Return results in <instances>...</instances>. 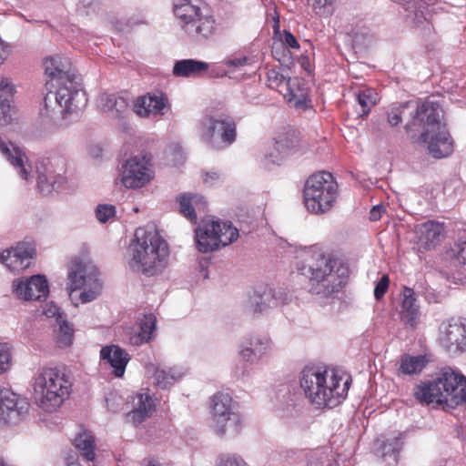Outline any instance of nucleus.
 <instances>
[{
    "mask_svg": "<svg viewBox=\"0 0 466 466\" xmlns=\"http://www.w3.org/2000/svg\"><path fill=\"white\" fill-rule=\"evenodd\" d=\"M198 133L199 138L209 147L222 149L235 142L236 123L230 117L206 116L199 121Z\"/></svg>",
    "mask_w": 466,
    "mask_h": 466,
    "instance_id": "ddd939ff",
    "label": "nucleus"
},
{
    "mask_svg": "<svg viewBox=\"0 0 466 466\" xmlns=\"http://www.w3.org/2000/svg\"><path fill=\"white\" fill-rule=\"evenodd\" d=\"M0 88L6 93L11 94L13 92V86L7 79H3L0 83Z\"/></svg>",
    "mask_w": 466,
    "mask_h": 466,
    "instance_id": "bf43d9fd",
    "label": "nucleus"
},
{
    "mask_svg": "<svg viewBox=\"0 0 466 466\" xmlns=\"http://www.w3.org/2000/svg\"><path fill=\"white\" fill-rule=\"evenodd\" d=\"M11 105L8 97L0 96V125H7L11 122Z\"/></svg>",
    "mask_w": 466,
    "mask_h": 466,
    "instance_id": "09e8293b",
    "label": "nucleus"
},
{
    "mask_svg": "<svg viewBox=\"0 0 466 466\" xmlns=\"http://www.w3.org/2000/svg\"><path fill=\"white\" fill-rule=\"evenodd\" d=\"M43 314L47 318H56V322L57 323V319H63L62 315L60 314V309L57 305L53 302L46 303L43 309Z\"/></svg>",
    "mask_w": 466,
    "mask_h": 466,
    "instance_id": "3c124183",
    "label": "nucleus"
},
{
    "mask_svg": "<svg viewBox=\"0 0 466 466\" xmlns=\"http://www.w3.org/2000/svg\"><path fill=\"white\" fill-rule=\"evenodd\" d=\"M251 63V59L247 56L232 55L222 61V65L228 70H221V74L212 73L213 76H228L241 70L244 66Z\"/></svg>",
    "mask_w": 466,
    "mask_h": 466,
    "instance_id": "58836bf2",
    "label": "nucleus"
},
{
    "mask_svg": "<svg viewBox=\"0 0 466 466\" xmlns=\"http://www.w3.org/2000/svg\"><path fill=\"white\" fill-rule=\"evenodd\" d=\"M209 69H210V71H209V75H210L211 76H214L212 75V73H213V72H214L215 74H221V70H228V69H227V67H226L225 66H223V65H222V63L220 64V66H216V65H214V66H212V67H211V68L209 67ZM217 76L218 77L219 76Z\"/></svg>",
    "mask_w": 466,
    "mask_h": 466,
    "instance_id": "052dcab7",
    "label": "nucleus"
},
{
    "mask_svg": "<svg viewBox=\"0 0 466 466\" xmlns=\"http://www.w3.org/2000/svg\"><path fill=\"white\" fill-rule=\"evenodd\" d=\"M74 446L79 452V455L87 462H92L93 466L96 464V441L93 434L86 431H80L74 439Z\"/></svg>",
    "mask_w": 466,
    "mask_h": 466,
    "instance_id": "f704fd0d",
    "label": "nucleus"
},
{
    "mask_svg": "<svg viewBox=\"0 0 466 466\" xmlns=\"http://www.w3.org/2000/svg\"><path fill=\"white\" fill-rule=\"evenodd\" d=\"M147 375L154 379V383L161 389H167L178 381L185 374L181 367L160 368L154 364L146 367Z\"/></svg>",
    "mask_w": 466,
    "mask_h": 466,
    "instance_id": "a878e982",
    "label": "nucleus"
},
{
    "mask_svg": "<svg viewBox=\"0 0 466 466\" xmlns=\"http://www.w3.org/2000/svg\"><path fill=\"white\" fill-rule=\"evenodd\" d=\"M167 156L172 155L173 157L170 159V162L173 166L179 165L184 160L183 151L180 147L174 146L171 147L168 151H167Z\"/></svg>",
    "mask_w": 466,
    "mask_h": 466,
    "instance_id": "603ef678",
    "label": "nucleus"
},
{
    "mask_svg": "<svg viewBox=\"0 0 466 466\" xmlns=\"http://www.w3.org/2000/svg\"><path fill=\"white\" fill-rule=\"evenodd\" d=\"M69 297L75 306L96 299L102 293L103 282L97 268L80 259L71 262L67 273Z\"/></svg>",
    "mask_w": 466,
    "mask_h": 466,
    "instance_id": "6e6552de",
    "label": "nucleus"
},
{
    "mask_svg": "<svg viewBox=\"0 0 466 466\" xmlns=\"http://www.w3.org/2000/svg\"><path fill=\"white\" fill-rule=\"evenodd\" d=\"M238 238V230L229 222L204 219L195 230L197 248L203 253L225 247Z\"/></svg>",
    "mask_w": 466,
    "mask_h": 466,
    "instance_id": "f8f14e48",
    "label": "nucleus"
},
{
    "mask_svg": "<svg viewBox=\"0 0 466 466\" xmlns=\"http://www.w3.org/2000/svg\"><path fill=\"white\" fill-rule=\"evenodd\" d=\"M287 300L288 295L282 289L261 287L249 295L247 307L253 313H264L285 304Z\"/></svg>",
    "mask_w": 466,
    "mask_h": 466,
    "instance_id": "f3484780",
    "label": "nucleus"
},
{
    "mask_svg": "<svg viewBox=\"0 0 466 466\" xmlns=\"http://www.w3.org/2000/svg\"><path fill=\"white\" fill-rule=\"evenodd\" d=\"M440 344L452 355L466 351V319H450L440 327Z\"/></svg>",
    "mask_w": 466,
    "mask_h": 466,
    "instance_id": "2eb2a0df",
    "label": "nucleus"
},
{
    "mask_svg": "<svg viewBox=\"0 0 466 466\" xmlns=\"http://www.w3.org/2000/svg\"><path fill=\"white\" fill-rule=\"evenodd\" d=\"M46 74L48 76L46 86L59 84L66 79L76 77L71 70L69 58L62 56H54L44 61Z\"/></svg>",
    "mask_w": 466,
    "mask_h": 466,
    "instance_id": "393cba45",
    "label": "nucleus"
},
{
    "mask_svg": "<svg viewBox=\"0 0 466 466\" xmlns=\"http://www.w3.org/2000/svg\"><path fill=\"white\" fill-rule=\"evenodd\" d=\"M451 251L456 265L466 270V239L456 243Z\"/></svg>",
    "mask_w": 466,
    "mask_h": 466,
    "instance_id": "c03bdc74",
    "label": "nucleus"
},
{
    "mask_svg": "<svg viewBox=\"0 0 466 466\" xmlns=\"http://www.w3.org/2000/svg\"><path fill=\"white\" fill-rule=\"evenodd\" d=\"M0 153L15 168L19 177L29 180L33 168L24 151L10 141L0 137Z\"/></svg>",
    "mask_w": 466,
    "mask_h": 466,
    "instance_id": "4be33fe9",
    "label": "nucleus"
},
{
    "mask_svg": "<svg viewBox=\"0 0 466 466\" xmlns=\"http://www.w3.org/2000/svg\"><path fill=\"white\" fill-rule=\"evenodd\" d=\"M337 183L329 172L310 176L304 187V204L314 214L324 213L331 208L337 198Z\"/></svg>",
    "mask_w": 466,
    "mask_h": 466,
    "instance_id": "9d476101",
    "label": "nucleus"
},
{
    "mask_svg": "<svg viewBox=\"0 0 466 466\" xmlns=\"http://www.w3.org/2000/svg\"><path fill=\"white\" fill-rule=\"evenodd\" d=\"M180 213L191 222L197 221V212H204L206 201L198 194H183L177 198Z\"/></svg>",
    "mask_w": 466,
    "mask_h": 466,
    "instance_id": "72a5a7b5",
    "label": "nucleus"
},
{
    "mask_svg": "<svg viewBox=\"0 0 466 466\" xmlns=\"http://www.w3.org/2000/svg\"><path fill=\"white\" fill-rule=\"evenodd\" d=\"M221 180V175L217 171L207 172L204 176V182L208 186H215Z\"/></svg>",
    "mask_w": 466,
    "mask_h": 466,
    "instance_id": "5fc2aeb1",
    "label": "nucleus"
},
{
    "mask_svg": "<svg viewBox=\"0 0 466 466\" xmlns=\"http://www.w3.org/2000/svg\"><path fill=\"white\" fill-rule=\"evenodd\" d=\"M33 253L31 244L18 243L15 248L3 251L0 261L13 271H21L29 267Z\"/></svg>",
    "mask_w": 466,
    "mask_h": 466,
    "instance_id": "5701e85b",
    "label": "nucleus"
},
{
    "mask_svg": "<svg viewBox=\"0 0 466 466\" xmlns=\"http://www.w3.org/2000/svg\"><path fill=\"white\" fill-rule=\"evenodd\" d=\"M300 387L318 408H333L347 397L350 380L334 369L306 368L301 371Z\"/></svg>",
    "mask_w": 466,
    "mask_h": 466,
    "instance_id": "7ed1b4c3",
    "label": "nucleus"
},
{
    "mask_svg": "<svg viewBox=\"0 0 466 466\" xmlns=\"http://www.w3.org/2000/svg\"><path fill=\"white\" fill-rule=\"evenodd\" d=\"M268 85L270 88L278 89L279 93H283L284 96L289 102H294L298 107L302 105L306 97L304 90L299 88V79L287 78L274 69L268 73Z\"/></svg>",
    "mask_w": 466,
    "mask_h": 466,
    "instance_id": "6ab92c4d",
    "label": "nucleus"
},
{
    "mask_svg": "<svg viewBox=\"0 0 466 466\" xmlns=\"http://www.w3.org/2000/svg\"><path fill=\"white\" fill-rule=\"evenodd\" d=\"M145 466H162V465L157 461H149Z\"/></svg>",
    "mask_w": 466,
    "mask_h": 466,
    "instance_id": "e2e57ef3",
    "label": "nucleus"
},
{
    "mask_svg": "<svg viewBox=\"0 0 466 466\" xmlns=\"http://www.w3.org/2000/svg\"><path fill=\"white\" fill-rule=\"evenodd\" d=\"M384 211V207L382 205L374 206L370 212V219L372 221H377L381 218V214Z\"/></svg>",
    "mask_w": 466,
    "mask_h": 466,
    "instance_id": "4d7b16f0",
    "label": "nucleus"
},
{
    "mask_svg": "<svg viewBox=\"0 0 466 466\" xmlns=\"http://www.w3.org/2000/svg\"><path fill=\"white\" fill-rule=\"evenodd\" d=\"M283 43L292 49L298 50L300 47L297 38L287 30L283 33Z\"/></svg>",
    "mask_w": 466,
    "mask_h": 466,
    "instance_id": "864d4df0",
    "label": "nucleus"
},
{
    "mask_svg": "<svg viewBox=\"0 0 466 466\" xmlns=\"http://www.w3.org/2000/svg\"><path fill=\"white\" fill-rule=\"evenodd\" d=\"M210 65L207 62L197 59H181L174 63L172 74L176 77L198 78L203 76L208 70Z\"/></svg>",
    "mask_w": 466,
    "mask_h": 466,
    "instance_id": "c85d7f7f",
    "label": "nucleus"
},
{
    "mask_svg": "<svg viewBox=\"0 0 466 466\" xmlns=\"http://www.w3.org/2000/svg\"><path fill=\"white\" fill-rule=\"evenodd\" d=\"M413 107L412 102H406L404 104L400 105L399 106L391 108L388 112V122L391 127H395L399 125L402 118L401 114L403 113L405 108Z\"/></svg>",
    "mask_w": 466,
    "mask_h": 466,
    "instance_id": "de8ad7c7",
    "label": "nucleus"
},
{
    "mask_svg": "<svg viewBox=\"0 0 466 466\" xmlns=\"http://www.w3.org/2000/svg\"><path fill=\"white\" fill-rule=\"evenodd\" d=\"M413 394L421 403L444 404L453 409L466 403V377L457 370L445 367L434 380L415 386Z\"/></svg>",
    "mask_w": 466,
    "mask_h": 466,
    "instance_id": "39448f33",
    "label": "nucleus"
},
{
    "mask_svg": "<svg viewBox=\"0 0 466 466\" xmlns=\"http://www.w3.org/2000/svg\"><path fill=\"white\" fill-rule=\"evenodd\" d=\"M46 88L48 92L44 102L47 109L53 108L55 104L62 114H71L83 109L87 103L86 92L77 77L46 86Z\"/></svg>",
    "mask_w": 466,
    "mask_h": 466,
    "instance_id": "9b49d317",
    "label": "nucleus"
},
{
    "mask_svg": "<svg viewBox=\"0 0 466 466\" xmlns=\"http://www.w3.org/2000/svg\"><path fill=\"white\" fill-rule=\"evenodd\" d=\"M313 10L320 15H331L335 0H308Z\"/></svg>",
    "mask_w": 466,
    "mask_h": 466,
    "instance_id": "37998d69",
    "label": "nucleus"
},
{
    "mask_svg": "<svg viewBox=\"0 0 466 466\" xmlns=\"http://www.w3.org/2000/svg\"><path fill=\"white\" fill-rule=\"evenodd\" d=\"M100 358L113 369L116 377L121 378L130 360L128 353L117 345H107L101 349Z\"/></svg>",
    "mask_w": 466,
    "mask_h": 466,
    "instance_id": "cd10ccee",
    "label": "nucleus"
},
{
    "mask_svg": "<svg viewBox=\"0 0 466 466\" xmlns=\"http://www.w3.org/2000/svg\"><path fill=\"white\" fill-rule=\"evenodd\" d=\"M27 401L8 389L0 387V421H16L28 411Z\"/></svg>",
    "mask_w": 466,
    "mask_h": 466,
    "instance_id": "aec40b11",
    "label": "nucleus"
},
{
    "mask_svg": "<svg viewBox=\"0 0 466 466\" xmlns=\"http://www.w3.org/2000/svg\"><path fill=\"white\" fill-rule=\"evenodd\" d=\"M72 382L57 367H42L32 380L35 405L46 412H54L69 398Z\"/></svg>",
    "mask_w": 466,
    "mask_h": 466,
    "instance_id": "423d86ee",
    "label": "nucleus"
},
{
    "mask_svg": "<svg viewBox=\"0 0 466 466\" xmlns=\"http://www.w3.org/2000/svg\"><path fill=\"white\" fill-rule=\"evenodd\" d=\"M155 177L151 159L147 155L128 157L121 166L120 179L127 189H139L147 187Z\"/></svg>",
    "mask_w": 466,
    "mask_h": 466,
    "instance_id": "4468645a",
    "label": "nucleus"
},
{
    "mask_svg": "<svg viewBox=\"0 0 466 466\" xmlns=\"http://www.w3.org/2000/svg\"><path fill=\"white\" fill-rule=\"evenodd\" d=\"M390 279L388 275H383L374 289V296L376 299H381L388 290Z\"/></svg>",
    "mask_w": 466,
    "mask_h": 466,
    "instance_id": "8fccbe9b",
    "label": "nucleus"
},
{
    "mask_svg": "<svg viewBox=\"0 0 466 466\" xmlns=\"http://www.w3.org/2000/svg\"><path fill=\"white\" fill-rule=\"evenodd\" d=\"M212 428L220 437L238 435L243 427L238 405L228 392L218 391L210 398Z\"/></svg>",
    "mask_w": 466,
    "mask_h": 466,
    "instance_id": "1a4fd4ad",
    "label": "nucleus"
},
{
    "mask_svg": "<svg viewBox=\"0 0 466 466\" xmlns=\"http://www.w3.org/2000/svg\"><path fill=\"white\" fill-rule=\"evenodd\" d=\"M12 364L11 347L6 343H0V375L6 372Z\"/></svg>",
    "mask_w": 466,
    "mask_h": 466,
    "instance_id": "49530a36",
    "label": "nucleus"
},
{
    "mask_svg": "<svg viewBox=\"0 0 466 466\" xmlns=\"http://www.w3.org/2000/svg\"><path fill=\"white\" fill-rule=\"evenodd\" d=\"M0 466H5V463L2 459H0Z\"/></svg>",
    "mask_w": 466,
    "mask_h": 466,
    "instance_id": "338daca9",
    "label": "nucleus"
},
{
    "mask_svg": "<svg viewBox=\"0 0 466 466\" xmlns=\"http://www.w3.org/2000/svg\"><path fill=\"white\" fill-rule=\"evenodd\" d=\"M217 466H247V463L238 454L222 453L218 456Z\"/></svg>",
    "mask_w": 466,
    "mask_h": 466,
    "instance_id": "a18cd8bd",
    "label": "nucleus"
},
{
    "mask_svg": "<svg viewBox=\"0 0 466 466\" xmlns=\"http://www.w3.org/2000/svg\"><path fill=\"white\" fill-rule=\"evenodd\" d=\"M422 5H420V10L416 11L415 13V23H416V25L418 27L420 26V25H422L424 22H426L427 24H429L428 22V18L426 17V15L424 13L423 10H420V8H422Z\"/></svg>",
    "mask_w": 466,
    "mask_h": 466,
    "instance_id": "13d9d810",
    "label": "nucleus"
},
{
    "mask_svg": "<svg viewBox=\"0 0 466 466\" xmlns=\"http://www.w3.org/2000/svg\"><path fill=\"white\" fill-rule=\"evenodd\" d=\"M170 105L166 95L161 92L148 93L137 97L134 105L137 115L146 116H163L169 109Z\"/></svg>",
    "mask_w": 466,
    "mask_h": 466,
    "instance_id": "412c9836",
    "label": "nucleus"
},
{
    "mask_svg": "<svg viewBox=\"0 0 466 466\" xmlns=\"http://www.w3.org/2000/svg\"><path fill=\"white\" fill-rule=\"evenodd\" d=\"M154 400L148 393H138L134 398V408L127 414V420L133 425L142 423L154 410Z\"/></svg>",
    "mask_w": 466,
    "mask_h": 466,
    "instance_id": "2f4dec72",
    "label": "nucleus"
},
{
    "mask_svg": "<svg viewBox=\"0 0 466 466\" xmlns=\"http://www.w3.org/2000/svg\"><path fill=\"white\" fill-rule=\"evenodd\" d=\"M442 109L434 102H416L411 122L406 125L408 131L414 127H421L419 141L427 145L429 154L435 158L447 157L453 152V142L441 121Z\"/></svg>",
    "mask_w": 466,
    "mask_h": 466,
    "instance_id": "f03ea898",
    "label": "nucleus"
},
{
    "mask_svg": "<svg viewBox=\"0 0 466 466\" xmlns=\"http://www.w3.org/2000/svg\"><path fill=\"white\" fill-rule=\"evenodd\" d=\"M37 187L41 194L48 196L54 191H61L66 187V178L64 175L47 165L42 164L36 167Z\"/></svg>",
    "mask_w": 466,
    "mask_h": 466,
    "instance_id": "b1692460",
    "label": "nucleus"
},
{
    "mask_svg": "<svg viewBox=\"0 0 466 466\" xmlns=\"http://www.w3.org/2000/svg\"><path fill=\"white\" fill-rule=\"evenodd\" d=\"M428 363L424 355L412 356L404 354L400 360L399 370L404 375H415L420 373Z\"/></svg>",
    "mask_w": 466,
    "mask_h": 466,
    "instance_id": "e433bc0d",
    "label": "nucleus"
},
{
    "mask_svg": "<svg viewBox=\"0 0 466 466\" xmlns=\"http://www.w3.org/2000/svg\"><path fill=\"white\" fill-rule=\"evenodd\" d=\"M403 434L398 433L390 439H387L385 441H377L378 451L380 452V455L390 456L393 458L394 461H398V454L402 448V440Z\"/></svg>",
    "mask_w": 466,
    "mask_h": 466,
    "instance_id": "4c0bfd02",
    "label": "nucleus"
},
{
    "mask_svg": "<svg viewBox=\"0 0 466 466\" xmlns=\"http://www.w3.org/2000/svg\"><path fill=\"white\" fill-rule=\"evenodd\" d=\"M12 289L16 298L24 300H42L49 294L48 281L44 275L16 279Z\"/></svg>",
    "mask_w": 466,
    "mask_h": 466,
    "instance_id": "dca6fc26",
    "label": "nucleus"
},
{
    "mask_svg": "<svg viewBox=\"0 0 466 466\" xmlns=\"http://www.w3.org/2000/svg\"><path fill=\"white\" fill-rule=\"evenodd\" d=\"M431 11H434V8H431ZM431 10L427 7L426 11H424L425 15H428L430 14Z\"/></svg>",
    "mask_w": 466,
    "mask_h": 466,
    "instance_id": "69168bd1",
    "label": "nucleus"
},
{
    "mask_svg": "<svg viewBox=\"0 0 466 466\" xmlns=\"http://www.w3.org/2000/svg\"><path fill=\"white\" fill-rule=\"evenodd\" d=\"M272 349L269 337L263 334H252L239 344L238 354L242 360L255 363L267 356Z\"/></svg>",
    "mask_w": 466,
    "mask_h": 466,
    "instance_id": "a211bd4d",
    "label": "nucleus"
},
{
    "mask_svg": "<svg viewBox=\"0 0 466 466\" xmlns=\"http://www.w3.org/2000/svg\"><path fill=\"white\" fill-rule=\"evenodd\" d=\"M129 253V265L134 270L155 276L167 267L169 250L158 231L150 227L137 228Z\"/></svg>",
    "mask_w": 466,
    "mask_h": 466,
    "instance_id": "20e7f679",
    "label": "nucleus"
},
{
    "mask_svg": "<svg viewBox=\"0 0 466 466\" xmlns=\"http://www.w3.org/2000/svg\"><path fill=\"white\" fill-rule=\"evenodd\" d=\"M155 329V319L149 316H145L143 319L125 329V335L128 342L134 346H139L147 343L152 339Z\"/></svg>",
    "mask_w": 466,
    "mask_h": 466,
    "instance_id": "bb28decb",
    "label": "nucleus"
},
{
    "mask_svg": "<svg viewBox=\"0 0 466 466\" xmlns=\"http://www.w3.org/2000/svg\"><path fill=\"white\" fill-rule=\"evenodd\" d=\"M99 108L111 117L123 118L129 111V103L123 97L115 94H102L97 99Z\"/></svg>",
    "mask_w": 466,
    "mask_h": 466,
    "instance_id": "c756f323",
    "label": "nucleus"
},
{
    "mask_svg": "<svg viewBox=\"0 0 466 466\" xmlns=\"http://www.w3.org/2000/svg\"><path fill=\"white\" fill-rule=\"evenodd\" d=\"M57 329H56V336L57 343L61 347H67L72 344L74 338L73 328L63 319H57Z\"/></svg>",
    "mask_w": 466,
    "mask_h": 466,
    "instance_id": "a19ab883",
    "label": "nucleus"
},
{
    "mask_svg": "<svg viewBox=\"0 0 466 466\" xmlns=\"http://www.w3.org/2000/svg\"><path fill=\"white\" fill-rule=\"evenodd\" d=\"M116 215V207L110 204H99L96 208V218L100 223L112 220Z\"/></svg>",
    "mask_w": 466,
    "mask_h": 466,
    "instance_id": "79ce46f5",
    "label": "nucleus"
},
{
    "mask_svg": "<svg viewBox=\"0 0 466 466\" xmlns=\"http://www.w3.org/2000/svg\"><path fill=\"white\" fill-rule=\"evenodd\" d=\"M311 261L299 268L309 279V291L321 300H332L342 290L349 268L340 259L319 248H309Z\"/></svg>",
    "mask_w": 466,
    "mask_h": 466,
    "instance_id": "f257e3e1",
    "label": "nucleus"
},
{
    "mask_svg": "<svg viewBox=\"0 0 466 466\" xmlns=\"http://www.w3.org/2000/svg\"><path fill=\"white\" fill-rule=\"evenodd\" d=\"M400 314L406 323L411 327L415 325L420 316V307L411 289L405 288L403 289Z\"/></svg>",
    "mask_w": 466,
    "mask_h": 466,
    "instance_id": "c9c22d12",
    "label": "nucleus"
},
{
    "mask_svg": "<svg viewBox=\"0 0 466 466\" xmlns=\"http://www.w3.org/2000/svg\"><path fill=\"white\" fill-rule=\"evenodd\" d=\"M291 141L286 137H279L275 144L269 147L262 159L263 166L266 168H271L273 166H279L291 151Z\"/></svg>",
    "mask_w": 466,
    "mask_h": 466,
    "instance_id": "473e14b6",
    "label": "nucleus"
},
{
    "mask_svg": "<svg viewBox=\"0 0 466 466\" xmlns=\"http://www.w3.org/2000/svg\"><path fill=\"white\" fill-rule=\"evenodd\" d=\"M356 96L362 116L368 115L378 100V94L370 88L360 90Z\"/></svg>",
    "mask_w": 466,
    "mask_h": 466,
    "instance_id": "ea45409f",
    "label": "nucleus"
},
{
    "mask_svg": "<svg viewBox=\"0 0 466 466\" xmlns=\"http://www.w3.org/2000/svg\"><path fill=\"white\" fill-rule=\"evenodd\" d=\"M444 232L443 225L435 221H427L416 228L418 241L425 249L434 248Z\"/></svg>",
    "mask_w": 466,
    "mask_h": 466,
    "instance_id": "7c9ffc66",
    "label": "nucleus"
},
{
    "mask_svg": "<svg viewBox=\"0 0 466 466\" xmlns=\"http://www.w3.org/2000/svg\"><path fill=\"white\" fill-rule=\"evenodd\" d=\"M307 458L309 466H322L323 464V462L321 461V457L317 451H312L309 453Z\"/></svg>",
    "mask_w": 466,
    "mask_h": 466,
    "instance_id": "6e6d98bb",
    "label": "nucleus"
},
{
    "mask_svg": "<svg viewBox=\"0 0 466 466\" xmlns=\"http://www.w3.org/2000/svg\"><path fill=\"white\" fill-rule=\"evenodd\" d=\"M240 376L242 379L248 378L250 376V370L248 369L243 370Z\"/></svg>",
    "mask_w": 466,
    "mask_h": 466,
    "instance_id": "680f3d73",
    "label": "nucleus"
},
{
    "mask_svg": "<svg viewBox=\"0 0 466 466\" xmlns=\"http://www.w3.org/2000/svg\"><path fill=\"white\" fill-rule=\"evenodd\" d=\"M66 466H81L77 460L67 462Z\"/></svg>",
    "mask_w": 466,
    "mask_h": 466,
    "instance_id": "0e129e2a",
    "label": "nucleus"
},
{
    "mask_svg": "<svg viewBox=\"0 0 466 466\" xmlns=\"http://www.w3.org/2000/svg\"><path fill=\"white\" fill-rule=\"evenodd\" d=\"M173 11L179 26L189 37L201 41L215 34V18L202 0H176Z\"/></svg>",
    "mask_w": 466,
    "mask_h": 466,
    "instance_id": "0eeeda50",
    "label": "nucleus"
}]
</instances>
